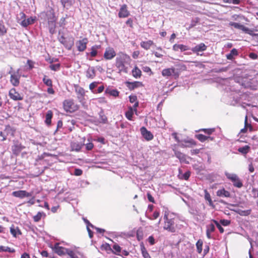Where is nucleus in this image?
Here are the masks:
<instances>
[{
    "label": "nucleus",
    "mask_w": 258,
    "mask_h": 258,
    "mask_svg": "<svg viewBox=\"0 0 258 258\" xmlns=\"http://www.w3.org/2000/svg\"><path fill=\"white\" fill-rule=\"evenodd\" d=\"M130 57L126 54L120 53L116 58L115 66L120 72H127V68L125 64H129L131 62Z\"/></svg>",
    "instance_id": "1"
},
{
    "label": "nucleus",
    "mask_w": 258,
    "mask_h": 258,
    "mask_svg": "<svg viewBox=\"0 0 258 258\" xmlns=\"http://www.w3.org/2000/svg\"><path fill=\"white\" fill-rule=\"evenodd\" d=\"M46 15L47 19L49 32L53 34L55 32L57 18L55 17L54 11L52 9L48 11Z\"/></svg>",
    "instance_id": "2"
},
{
    "label": "nucleus",
    "mask_w": 258,
    "mask_h": 258,
    "mask_svg": "<svg viewBox=\"0 0 258 258\" xmlns=\"http://www.w3.org/2000/svg\"><path fill=\"white\" fill-rule=\"evenodd\" d=\"M168 212L165 211L164 215V225L163 229L170 232H175V227L174 220L173 219H168Z\"/></svg>",
    "instance_id": "3"
},
{
    "label": "nucleus",
    "mask_w": 258,
    "mask_h": 258,
    "mask_svg": "<svg viewBox=\"0 0 258 258\" xmlns=\"http://www.w3.org/2000/svg\"><path fill=\"white\" fill-rule=\"evenodd\" d=\"M20 69H18L17 71L13 70L12 68H11V70L9 71V74H10V81L13 86L15 87L18 86L20 84V79L21 78Z\"/></svg>",
    "instance_id": "4"
},
{
    "label": "nucleus",
    "mask_w": 258,
    "mask_h": 258,
    "mask_svg": "<svg viewBox=\"0 0 258 258\" xmlns=\"http://www.w3.org/2000/svg\"><path fill=\"white\" fill-rule=\"evenodd\" d=\"M225 174L226 177L233 183V185L235 187L241 188L243 186L241 180L236 174L225 172Z\"/></svg>",
    "instance_id": "5"
},
{
    "label": "nucleus",
    "mask_w": 258,
    "mask_h": 258,
    "mask_svg": "<svg viewBox=\"0 0 258 258\" xmlns=\"http://www.w3.org/2000/svg\"><path fill=\"white\" fill-rule=\"evenodd\" d=\"M63 107L66 111L70 112L77 110L78 106L75 104L73 100H66L63 102Z\"/></svg>",
    "instance_id": "6"
},
{
    "label": "nucleus",
    "mask_w": 258,
    "mask_h": 258,
    "mask_svg": "<svg viewBox=\"0 0 258 258\" xmlns=\"http://www.w3.org/2000/svg\"><path fill=\"white\" fill-rule=\"evenodd\" d=\"M229 25L233 26L235 28L241 30L242 31H243V32L247 34H248L251 35H253L252 30L239 23L231 22L229 23Z\"/></svg>",
    "instance_id": "7"
},
{
    "label": "nucleus",
    "mask_w": 258,
    "mask_h": 258,
    "mask_svg": "<svg viewBox=\"0 0 258 258\" xmlns=\"http://www.w3.org/2000/svg\"><path fill=\"white\" fill-rule=\"evenodd\" d=\"M116 55L114 49L110 47L106 48L103 57L105 59L110 60L113 58Z\"/></svg>",
    "instance_id": "8"
},
{
    "label": "nucleus",
    "mask_w": 258,
    "mask_h": 258,
    "mask_svg": "<svg viewBox=\"0 0 258 258\" xmlns=\"http://www.w3.org/2000/svg\"><path fill=\"white\" fill-rule=\"evenodd\" d=\"M58 40L68 49H71L74 45L73 38H70L68 41L63 36H61L58 38Z\"/></svg>",
    "instance_id": "9"
},
{
    "label": "nucleus",
    "mask_w": 258,
    "mask_h": 258,
    "mask_svg": "<svg viewBox=\"0 0 258 258\" xmlns=\"http://www.w3.org/2000/svg\"><path fill=\"white\" fill-rule=\"evenodd\" d=\"M53 249L54 251L59 255H64L66 253L68 254V251H70L68 249L60 246L57 243L54 244Z\"/></svg>",
    "instance_id": "10"
},
{
    "label": "nucleus",
    "mask_w": 258,
    "mask_h": 258,
    "mask_svg": "<svg viewBox=\"0 0 258 258\" xmlns=\"http://www.w3.org/2000/svg\"><path fill=\"white\" fill-rule=\"evenodd\" d=\"M9 95L11 99L15 101L21 100L23 99V97L17 91H16L15 88H12L9 91Z\"/></svg>",
    "instance_id": "11"
},
{
    "label": "nucleus",
    "mask_w": 258,
    "mask_h": 258,
    "mask_svg": "<svg viewBox=\"0 0 258 258\" xmlns=\"http://www.w3.org/2000/svg\"><path fill=\"white\" fill-rule=\"evenodd\" d=\"M176 140L179 142V146L182 148H191L192 146H195L196 145L195 141L192 139H190L188 140H184L181 141H179L177 139Z\"/></svg>",
    "instance_id": "12"
},
{
    "label": "nucleus",
    "mask_w": 258,
    "mask_h": 258,
    "mask_svg": "<svg viewBox=\"0 0 258 258\" xmlns=\"http://www.w3.org/2000/svg\"><path fill=\"white\" fill-rule=\"evenodd\" d=\"M88 39L86 38L80 40L76 42L78 50L80 51H83L86 48Z\"/></svg>",
    "instance_id": "13"
},
{
    "label": "nucleus",
    "mask_w": 258,
    "mask_h": 258,
    "mask_svg": "<svg viewBox=\"0 0 258 258\" xmlns=\"http://www.w3.org/2000/svg\"><path fill=\"white\" fill-rule=\"evenodd\" d=\"M75 91L77 94L78 98L80 100V102H82L84 99V97L85 94V90L78 85H75Z\"/></svg>",
    "instance_id": "14"
},
{
    "label": "nucleus",
    "mask_w": 258,
    "mask_h": 258,
    "mask_svg": "<svg viewBox=\"0 0 258 258\" xmlns=\"http://www.w3.org/2000/svg\"><path fill=\"white\" fill-rule=\"evenodd\" d=\"M162 75L164 77H168L172 75L178 76V75L175 73V69L174 68H168L163 70Z\"/></svg>",
    "instance_id": "15"
},
{
    "label": "nucleus",
    "mask_w": 258,
    "mask_h": 258,
    "mask_svg": "<svg viewBox=\"0 0 258 258\" xmlns=\"http://www.w3.org/2000/svg\"><path fill=\"white\" fill-rule=\"evenodd\" d=\"M12 195L15 197L23 198L24 197H28L32 196V194L27 192L25 190H18L12 192Z\"/></svg>",
    "instance_id": "16"
},
{
    "label": "nucleus",
    "mask_w": 258,
    "mask_h": 258,
    "mask_svg": "<svg viewBox=\"0 0 258 258\" xmlns=\"http://www.w3.org/2000/svg\"><path fill=\"white\" fill-rule=\"evenodd\" d=\"M140 130L142 136L146 140L150 141L153 138V135L146 127H142Z\"/></svg>",
    "instance_id": "17"
},
{
    "label": "nucleus",
    "mask_w": 258,
    "mask_h": 258,
    "mask_svg": "<svg viewBox=\"0 0 258 258\" xmlns=\"http://www.w3.org/2000/svg\"><path fill=\"white\" fill-rule=\"evenodd\" d=\"M130 15V12L127 9L126 5H122L118 13V17L119 18H126Z\"/></svg>",
    "instance_id": "18"
},
{
    "label": "nucleus",
    "mask_w": 258,
    "mask_h": 258,
    "mask_svg": "<svg viewBox=\"0 0 258 258\" xmlns=\"http://www.w3.org/2000/svg\"><path fill=\"white\" fill-rule=\"evenodd\" d=\"M207 46L203 43H201L191 48L193 52L199 54L200 52H203L206 50Z\"/></svg>",
    "instance_id": "19"
},
{
    "label": "nucleus",
    "mask_w": 258,
    "mask_h": 258,
    "mask_svg": "<svg viewBox=\"0 0 258 258\" xmlns=\"http://www.w3.org/2000/svg\"><path fill=\"white\" fill-rule=\"evenodd\" d=\"M35 19L33 17H30L28 19H24V20L19 22V24L24 27H26L28 26L31 25L34 23Z\"/></svg>",
    "instance_id": "20"
},
{
    "label": "nucleus",
    "mask_w": 258,
    "mask_h": 258,
    "mask_svg": "<svg viewBox=\"0 0 258 258\" xmlns=\"http://www.w3.org/2000/svg\"><path fill=\"white\" fill-rule=\"evenodd\" d=\"M189 47L183 44H175L173 46V50L174 51H178L180 50L181 51H184L187 50H189Z\"/></svg>",
    "instance_id": "21"
},
{
    "label": "nucleus",
    "mask_w": 258,
    "mask_h": 258,
    "mask_svg": "<svg viewBox=\"0 0 258 258\" xmlns=\"http://www.w3.org/2000/svg\"><path fill=\"white\" fill-rule=\"evenodd\" d=\"M10 232L15 237H17L18 235L21 234V232L19 228L14 225H12L10 227Z\"/></svg>",
    "instance_id": "22"
},
{
    "label": "nucleus",
    "mask_w": 258,
    "mask_h": 258,
    "mask_svg": "<svg viewBox=\"0 0 258 258\" xmlns=\"http://www.w3.org/2000/svg\"><path fill=\"white\" fill-rule=\"evenodd\" d=\"M217 196L220 197H230V192L226 190L224 188L219 189L217 191Z\"/></svg>",
    "instance_id": "23"
},
{
    "label": "nucleus",
    "mask_w": 258,
    "mask_h": 258,
    "mask_svg": "<svg viewBox=\"0 0 258 258\" xmlns=\"http://www.w3.org/2000/svg\"><path fill=\"white\" fill-rule=\"evenodd\" d=\"M153 44V41L151 40L146 41H142L140 43L141 46L146 50L149 49L150 47Z\"/></svg>",
    "instance_id": "24"
},
{
    "label": "nucleus",
    "mask_w": 258,
    "mask_h": 258,
    "mask_svg": "<svg viewBox=\"0 0 258 258\" xmlns=\"http://www.w3.org/2000/svg\"><path fill=\"white\" fill-rule=\"evenodd\" d=\"M52 115L53 113L51 110H49L46 112L45 115V122L47 125H50L51 124Z\"/></svg>",
    "instance_id": "25"
},
{
    "label": "nucleus",
    "mask_w": 258,
    "mask_h": 258,
    "mask_svg": "<svg viewBox=\"0 0 258 258\" xmlns=\"http://www.w3.org/2000/svg\"><path fill=\"white\" fill-rule=\"evenodd\" d=\"M112 252L116 255H121V248L118 244H117V243H115L112 246Z\"/></svg>",
    "instance_id": "26"
},
{
    "label": "nucleus",
    "mask_w": 258,
    "mask_h": 258,
    "mask_svg": "<svg viewBox=\"0 0 258 258\" xmlns=\"http://www.w3.org/2000/svg\"><path fill=\"white\" fill-rule=\"evenodd\" d=\"M22 147L20 144H15L12 147L13 153L15 155H18L22 149Z\"/></svg>",
    "instance_id": "27"
},
{
    "label": "nucleus",
    "mask_w": 258,
    "mask_h": 258,
    "mask_svg": "<svg viewBox=\"0 0 258 258\" xmlns=\"http://www.w3.org/2000/svg\"><path fill=\"white\" fill-rule=\"evenodd\" d=\"M86 77L91 79H93L95 77V71L94 68H88L86 72Z\"/></svg>",
    "instance_id": "28"
},
{
    "label": "nucleus",
    "mask_w": 258,
    "mask_h": 258,
    "mask_svg": "<svg viewBox=\"0 0 258 258\" xmlns=\"http://www.w3.org/2000/svg\"><path fill=\"white\" fill-rule=\"evenodd\" d=\"M46 214L43 212H39L37 214L34 216L33 218L35 222H39L42 218H45Z\"/></svg>",
    "instance_id": "29"
},
{
    "label": "nucleus",
    "mask_w": 258,
    "mask_h": 258,
    "mask_svg": "<svg viewBox=\"0 0 258 258\" xmlns=\"http://www.w3.org/2000/svg\"><path fill=\"white\" fill-rule=\"evenodd\" d=\"M83 146V144L78 142H73L71 144L72 150L79 151Z\"/></svg>",
    "instance_id": "30"
},
{
    "label": "nucleus",
    "mask_w": 258,
    "mask_h": 258,
    "mask_svg": "<svg viewBox=\"0 0 258 258\" xmlns=\"http://www.w3.org/2000/svg\"><path fill=\"white\" fill-rule=\"evenodd\" d=\"M204 192H205V199L206 201H208L209 206H210L212 207H214V206L213 204V202L211 198V196H210V194L208 192L207 189L204 190Z\"/></svg>",
    "instance_id": "31"
},
{
    "label": "nucleus",
    "mask_w": 258,
    "mask_h": 258,
    "mask_svg": "<svg viewBox=\"0 0 258 258\" xmlns=\"http://www.w3.org/2000/svg\"><path fill=\"white\" fill-rule=\"evenodd\" d=\"M135 111L134 110L133 107H129L128 110L125 112V116L126 117L130 120H132V117L134 114V112Z\"/></svg>",
    "instance_id": "32"
},
{
    "label": "nucleus",
    "mask_w": 258,
    "mask_h": 258,
    "mask_svg": "<svg viewBox=\"0 0 258 258\" xmlns=\"http://www.w3.org/2000/svg\"><path fill=\"white\" fill-rule=\"evenodd\" d=\"M100 45H94L91 47V51L90 52V55L92 57H95L97 54V49L100 48Z\"/></svg>",
    "instance_id": "33"
},
{
    "label": "nucleus",
    "mask_w": 258,
    "mask_h": 258,
    "mask_svg": "<svg viewBox=\"0 0 258 258\" xmlns=\"http://www.w3.org/2000/svg\"><path fill=\"white\" fill-rule=\"evenodd\" d=\"M238 54L237 51L236 49H232L230 53L226 55V57L228 59L232 60L234 56H236Z\"/></svg>",
    "instance_id": "34"
},
{
    "label": "nucleus",
    "mask_w": 258,
    "mask_h": 258,
    "mask_svg": "<svg viewBox=\"0 0 258 258\" xmlns=\"http://www.w3.org/2000/svg\"><path fill=\"white\" fill-rule=\"evenodd\" d=\"M105 93L114 97H116L118 96L119 92L116 89H106Z\"/></svg>",
    "instance_id": "35"
},
{
    "label": "nucleus",
    "mask_w": 258,
    "mask_h": 258,
    "mask_svg": "<svg viewBox=\"0 0 258 258\" xmlns=\"http://www.w3.org/2000/svg\"><path fill=\"white\" fill-rule=\"evenodd\" d=\"M132 74L134 77L139 78L141 76V71L137 67H135L132 71Z\"/></svg>",
    "instance_id": "36"
},
{
    "label": "nucleus",
    "mask_w": 258,
    "mask_h": 258,
    "mask_svg": "<svg viewBox=\"0 0 258 258\" xmlns=\"http://www.w3.org/2000/svg\"><path fill=\"white\" fill-rule=\"evenodd\" d=\"M196 137L201 142H203L208 139H210L211 140H212V138L209 136H206L202 134H198L196 135Z\"/></svg>",
    "instance_id": "37"
},
{
    "label": "nucleus",
    "mask_w": 258,
    "mask_h": 258,
    "mask_svg": "<svg viewBox=\"0 0 258 258\" xmlns=\"http://www.w3.org/2000/svg\"><path fill=\"white\" fill-rule=\"evenodd\" d=\"M3 251L13 253L15 251V250L8 246H0V252Z\"/></svg>",
    "instance_id": "38"
},
{
    "label": "nucleus",
    "mask_w": 258,
    "mask_h": 258,
    "mask_svg": "<svg viewBox=\"0 0 258 258\" xmlns=\"http://www.w3.org/2000/svg\"><path fill=\"white\" fill-rule=\"evenodd\" d=\"M142 85V83L139 82H135L133 83H129V88L130 89H134Z\"/></svg>",
    "instance_id": "39"
},
{
    "label": "nucleus",
    "mask_w": 258,
    "mask_h": 258,
    "mask_svg": "<svg viewBox=\"0 0 258 258\" xmlns=\"http://www.w3.org/2000/svg\"><path fill=\"white\" fill-rule=\"evenodd\" d=\"M237 213L241 216H246L249 215L251 213L250 210H238L237 211Z\"/></svg>",
    "instance_id": "40"
},
{
    "label": "nucleus",
    "mask_w": 258,
    "mask_h": 258,
    "mask_svg": "<svg viewBox=\"0 0 258 258\" xmlns=\"http://www.w3.org/2000/svg\"><path fill=\"white\" fill-rule=\"evenodd\" d=\"M202 246H203V242L201 240H199L197 243H196V246L197 248L198 252L200 253L202 251Z\"/></svg>",
    "instance_id": "41"
},
{
    "label": "nucleus",
    "mask_w": 258,
    "mask_h": 258,
    "mask_svg": "<svg viewBox=\"0 0 258 258\" xmlns=\"http://www.w3.org/2000/svg\"><path fill=\"white\" fill-rule=\"evenodd\" d=\"M249 149V146H245L244 147L239 148L238 149V151L242 154H246L248 152Z\"/></svg>",
    "instance_id": "42"
},
{
    "label": "nucleus",
    "mask_w": 258,
    "mask_h": 258,
    "mask_svg": "<svg viewBox=\"0 0 258 258\" xmlns=\"http://www.w3.org/2000/svg\"><path fill=\"white\" fill-rule=\"evenodd\" d=\"M43 83L49 87H52V81L50 79H48L45 76L43 79Z\"/></svg>",
    "instance_id": "43"
},
{
    "label": "nucleus",
    "mask_w": 258,
    "mask_h": 258,
    "mask_svg": "<svg viewBox=\"0 0 258 258\" xmlns=\"http://www.w3.org/2000/svg\"><path fill=\"white\" fill-rule=\"evenodd\" d=\"M7 33V29L2 22H0V35H4Z\"/></svg>",
    "instance_id": "44"
},
{
    "label": "nucleus",
    "mask_w": 258,
    "mask_h": 258,
    "mask_svg": "<svg viewBox=\"0 0 258 258\" xmlns=\"http://www.w3.org/2000/svg\"><path fill=\"white\" fill-rule=\"evenodd\" d=\"M26 18V15L23 12H20L17 17V22L19 23Z\"/></svg>",
    "instance_id": "45"
},
{
    "label": "nucleus",
    "mask_w": 258,
    "mask_h": 258,
    "mask_svg": "<svg viewBox=\"0 0 258 258\" xmlns=\"http://www.w3.org/2000/svg\"><path fill=\"white\" fill-rule=\"evenodd\" d=\"M175 156L178 158L181 161H183L185 159V155L179 152H175Z\"/></svg>",
    "instance_id": "46"
},
{
    "label": "nucleus",
    "mask_w": 258,
    "mask_h": 258,
    "mask_svg": "<svg viewBox=\"0 0 258 258\" xmlns=\"http://www.w3.org/2000/svg\"><path fill=\"white\" fill-rule=\"evenodd\" d=\"M244 127H246L249 128V131L250 132L252 131V126L251 125L250 123L248 122L247 116H245V117Z\"/></svg>",
    "instance_id": "47"
},
{
    "label": "nucleus",
    "mask_w": 258,
    "mask_h": 258,
    "mask_svg": "<svg viewBox=\"0 0 258 258\" xmlns=\"http://www.w3.org/2000/svg\"><path fill=\"white\" fill-rule=\"evenodd\" d=\"M142 253L144 258H151L150 255L148 253V252L146 250L144 247H142Z\"/></svg>",
    "instance_id": "48"
},
{
    "label": "nucleus",
    "mask_w": 258,
    "mask_h": 258,
    "mask_svg": "<svg viewBox=\"0 0 258 258\" xmlns=\"http://www.w3.org/2000/svg\"><path fill=\"white\" fill-rule=\"evenodd\" d=\"M215 229V226L213 224H210L207 226V231L209 233H212Z\"/></svg>",
    "instance_id": "49"
},
{
    "label": "nucleus",
    "mask_w": 258,
    "mask_h": 258,
    "mask_svg": "<svg viewBox=\"0 0 258 258\" xmlns=\"http://www.w3.org/2000/svg\"><path fill=\"white\" fill-rule=\"evenodd\" d=\"M223 2L228 4H233L235 5L239 4L240 1V0H223Z\"/></svg>",
    "instance_id": "50"
},
{
    "label": "nucleus",
    "mask_w": 258,
    "mask_h": 258,
    "mask_svg": "<svg viewBox=\"0 0 258 258\" xmlns=\"http://www.w3.org/2000/svg\"><path fill=\"white\" fill-rule=\"evenodd\" d=\"M49 68H50V69L51 70L56 71H57V70H58L59 69V68H60V64L59 63L51 64L49 66Z\"/></svg>",
    "instance_id": "51"
},
{
    "label": "nucleus",
    "mask_w": 258,
    "mask_h": 258,
    "mask_svg": "<svg viewBox=\"0 0 258 258\" xmlns=\"http://www.w3.org/2000/svg\"><path fill=\"white\" fill-rule=\"evenodd\" d=\"M98 84V82H94L89 85V89L92 91V92H94L93 89L97 86Z\"/></svg>",
    "instance_id": "52"
},
{
    "label": "nucleus",
    "mask_w": 258,
    "mask_h": 258,
    "mask_svg": "<svg viewBox=\"0 0 258 258\" xmlns=\"http://www.w3.org/2000/svg\"><path fill=\"white\" fill-rule=\"evenodd\" d=\"M213 222L216 224V226L221 233L224 232V229L221 227V226L217 221L213 220Z\"/></svg>",
    "instance_id": "53"
},
{
    "label": "nucleus",
    "mask_w": 258,
    "mask_h": 258,
    "mask_svg": "<svg viewBox=\"0 0 258 258\" xmlns=\"http://www.w3.org/2000/svg\"><path fill=\"white\" fill-rule=\"evenodd\" d=\"M68 255L71 258H79L77 253L71 250L70 251H68Z\"/></svg>",
    "instance_id": "54"
},
{
    "label": "nucleus",
    "mask_w": 258,
    "mask_h": 258,
    "mask_svg": "<svg viewBox=\"0 0 258 258\" xmlns=\"http://www.w3.org/2000/svg\"><path fill=\"white\" fill-rule=\"evenodd\" d=\"M220 223L222 225L226 226L230 224V221L228 220L222 219L220 220Z\"/></svg>",
    "instance_id": "55"
},
{
    "label": "nucleus",
    "mask_w": 258,
    "mask_h": 258,
    "mask_svg": "<svg viewBox=\"0 0 258 258\" xmlns=\"http://www.w3.org/2000/svg\"><path fill=\"white\" fill-rule=\"evenodd\" d=\"M96 100L99 104H105L107 102V101L104 97L98 98L96 99Z\"/></svg>",
    "instance_id": "56"
},
{
    "label": "nucleus",
    "mask_w": 258,
    "mask_h": 258,
    "mask_svg": "<svg viewBox=\"0 0 258 258\" xmlns=\"http://www.w3.org/2000/svg\"><path fill=\"white\" fill-rule=\"evenodd\" d=\"M201 130L204 131L206 134H207L208 135H211L214 131V128L202 129Z\"/></svg>",
    "instance_id": "57"
},
{
    "label": "nucleus",
    "mask_w": 258,
    "mask_h": 258,
    "mask_svg": "<svg viewBox=\"0 0 258 258\" xmlns=\"http://www.w3.org/2000/svg\"><path fill=\"white\" fill-rule=\"evenodd\" d=\"M83 171L80 169H75L74 171V174L76 176H80L82 174Z\"/></svg>",
    "instance_id": "58"
},
{
    "label": "nucleus",
    "mask_w": 258,
    "mask_h": 258,
    "mask_svg": "<svg viewBox=\"0 0 258 258\" xmlns=\"http://www.w3.org/2000/svg\"><path fill=\"white\" fill-rule=\"evenodd\" d=\"M189 176H190V172L187 171V172H185L182 175V178L185 180H187L188 179V178L189 177Z\"/></svg>",
    "instance_id": "59"
},
{
    "label": "nucleus",
    "mask_w": 258,
    "mask_h": 258,
    "mask_svg": "<svg viewBox=\"0 0 258 258\" xmlns=\"http://www.w3.org/2000/svg\"><path fill=\"white\" fill-rule=\"evenodd\" d=\"M94 147L93 144L92 143H89L86 144V148L87 150H91Z\"/></svg>",
    "instance_id": "60"
},
{
    "label": "nucleus",
    "mask_w": 258,
    "mask_h": 258,
    "mask_svg": "<svg viewBox=\"0 0 258 258\" xmlns=\"http://www.w3.org/2000/svg\"><path fill=\"white\" fill-rule=\"evenodd\" d=\"M129 98H130V101L131 102V103H135L136 102H137V98L136 96H130L129 97Z\"/></svg>",
    "instance_id": "61"
},
{
    "label": "nucleus",
    "mask_w": 258,
    "mask_h": 258,
    "mask_svg": "<svg viewBox=\"0 0 258 258\" xmlns=\"http://www.w3.org/2000/svg\"><path fill=\"white\" fill-rule=\"evenodd\" d=\"M249 56L250 58L252 59H255L257 58V55L254 53H250L249 54Z\"/></svg>",
    "instance_id": "62"
},
{
    "label": "nucleus",
    "mask_w": 258,
    "mask_h": 258,
    "mask_svg": "<svg viewBox=\"0 0 258 258\" xmlns=\"http://www.w3.org/2000/svg\"><path fill=\"white\" fill-rule=\"evenodd\" d=\"M60 2L63 7H65L70 3V0H60Z\"/></svg>",
    "instance_id": "63"
},
{
    "label": "nucleus",
    "mask_w": 258,
    "mask_h": 258,
    "mask_svg": "<svg viewBox=\"0 0 258 258\" xmlns=\"http://www.w3.org/2000/svg\"><path fill=\"white\" fill-rule=\"evenodd\" d=\"M148 241L151 245H153L155 243V239L154 237L152 236H150L148 238Z\"/></svg>",
    "instance_id": "64"
}]
</instances>
